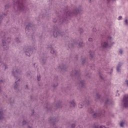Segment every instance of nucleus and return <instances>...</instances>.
I'll list each match as a JSON object with an SVG mask.
<instances>
[{
  "label": "nucleus",
  "mask_w": 128,
  "mask_h": 128,
  "mask_svg": "<svg viewBox=\"0 0 128 128\" xmlns=\"http://www.w3.org/2000/svg\"><path fill=\"white\" fill-rule=\"evenodd\" d=\"M103 102H104L106 106H110V104H114V102L108 99H104Z\"/></svg>",
  "instance_id": "8"
},
{
  "label": "nucleus",
  "mask_w": 128,
  "mask_h": 128,
  "mask_svg": "<svg viewBox=\"0 0 128 128\" xmlns=\"http://www.w3.org/2000/svg\"><path fill=\"white\" fill-rule=\"evenodd\" d=\"M72 72L74 74L75 76H80V70H73Z\"/></svg>",
  "instance_id": "17"
},
{
  "label": "nucleus",
  "mask_w": 128,
  "mask_h": 128,
  "mask_svg": "<svg viewBox=\"0 0 128 128\" xmlns=\"http://www.w3.org/2000/svg\"><path fill=\"white\" fill-rule=\"evenodd\" d=\"M24 124H26V120H24L22 122V126H24Z\"/></svg>",
  "instance_id": "22"
},
{
  "label": "nucleus",
  "mask_w": 128,
  "mask_h": 128,
  "mask_svg": "<svg viewBox=\"0 0 128 128\" xmlns=\"http://www.w3.org/2000/svg\"><path fill=\"white\" fill-rule=\"evenodd\" d=\"M0 82H2V80H0Z\"/></svg>",
  "instance_id": "53"
},
{
  "label": "nucleus",
  "mask_w": 128,
  "mask_h": 128,
  "mask_svg": "<svg viewBox=\"0 0 128 128\" xmlns=\"http://www.w3.org/2000/svg\"><path fill=\"white\" fill-rule=\"evenodd\" d=\"M98 98H100V97H98Z\"/></svg>",
  "instance_id": "52"
},
{
  "label": "nucleus",
  "mask_w": 128,
  "mask_h": 128,
  "mask_svg": "<svg viewBox=\"0 0 128 128\" xmlns=\"http://www.w3.org/2000/svg\"><path fill=\"white\" fill-rule=\"evenodd\" d=\"M124 122H122L120 124V126H122V128L124 126Z\"/></svg>",
  "instance_id": "24"
},
{
  "label": "nucleus",
  "mask_w": 128,
  "mask_h": 128,
  "mask_svg": "<svg viewBox=\"0 0 128 128\" xmlns=\"http://www.w3.org/2000/svg\"><path fill=\"white\" fill-rule=\"evenodd\" d=\"M80 84L82 86V88H84V80L81 81Z\"/></svg>",
  "instance_id": "19"
},
{
  "label": "nucleus",
  "mask_w": 128,
  "mask_h": 128,
  "mask_svg": "<svg viewBox=\"0 0 128 128\" xmlns=\"http://www.w3.org/2000/svg\"><path fill=\"white\" fill-rule=\"evenodd\" d=\"M92 40H93L92 38H88V42H92Z\"/></svg>",
  "instance_id": "29"
},
{
  "label": "nucleus",
  "mask_w": 128,
  "mask_h": 128,
  "mask_svg": "<svg viewBox=\"0 0 128 128\" xmlns=\"http://www.w3.org/2000/svg\"><path fill=\"white\" fill-rule=\"evenodd\" d=\"M38 80H40V76H38Z\"/></svg>",
  "instance_id": "26"
},
{
  "label": "nucleus",
  "mask_w": 128,
  "mask_h": 128,
  "mask_svg": "<svg viewBox=\"0 0 128 128\" xmlns=\"http://www.w3.org/2000/svg\"><path fill=\"white\" fill-rule=\"evenodd\" d=\"M10 42V40H8V38H7V40H2V44L4 46V50H8V46H6V44H8Z\"/></svg>",
  "instance_id": "6"
},
{
  "label": "nucleus",
  "mask_w": 128,
  "mask_h": 128,
  "mask_svg": "<svg viewBox=\"0 0 128 128\" xmlns=\"http://www.w3.org/2000/svg\"><path fill=\"white\" fill-rule=\"evenodd\" d=\"M119 52H120V54H122V52H123L122 50H120Z\"/></svg>",
  "instance_id": "31"
},
{
  "label": "nucleus",
  "mask_w": 128,
  "mask_h": 128,
  "mask_svg": "<svg viewBox=\"0 0 128 128\" xmlns=\"http://www.w3.org/2000/svg\"><path fill=\"white\" fill-rule=\"evenodd\" d=\"M50 52L53 54H56V51L52 49L50 50Z\"/></svg>",
  "instance_id": "20"
},
{
  "label": "nucleus",
  "mask_w": 128,
  "mask_h": 128,
  "mask_svg": "<svg viewBox=\"0 0 128 128\" xmlns=\"http://www.w3.org/2000/svg\"><path fill=\"white\" fill-rule=\"evenodd\" d=\"M20 72V70L14 68L12 71V74L16 78Z\"/></svg>",
  "instance_id": "9"
},
{
  "label": "nucleus",
  "mask_w": 128,
  "mask_h": 128,
  "mask_svg": "<svg viewBox=\"0 0 128 128\" xmlns=\"http://www.w3.org/2000/svg\"><path fill=\"white\" fill-rule=\"evenodd\" d=\"M125 96H128V95Z\"/></svg>",
  "instance_id": "45"
},
{
  "label": "nucleus",
  "mask_w": 128,
  "mask_h": 128,
  "mask_svg": "<svg viewBox=\"0 0 128 128\" xmlns=\"http://www.w3.org/2000/svg\"><path fill=\"white\" fill-rule=\"evenodd\" d=\"M32 52V50L30 48H28L26 51L25 52L26 56H30V54Z\"/></svg>",
  "instance_id": "10"
},
{
  "label": "nucleus",
  "mask_w": 128,
  "mask_h": 128,
  "mask_svg": "<svg viewBox=\"0 0 128 128\" xmlns=\"http://www.w3.org/2000/svg\"><path fill=\"white\" fill-rule=\"evenodd\" d=\"M84 104H90V101H88V100H85V101L84 102L83 104H79L78 107H79L80 108H83Z\"/></svg>",
  "instance_id": "11"
},
{
  "label": "nucleus",
  "mask_w": 128,
  "mask_h": 128,
  "mask_svg": "<svg viewBox=\"0 0 128 128\" xmlns=\"http://www.w3.org/2000/svg\"><path fill=\"white\" fill-rule=\"evenodd\" d=\"M3 16H0V18H2Z\"/></svg>",
  "instance_id": "39"
},
{
  "label": "nucleus",
  "mask_w": 128,
  "mask_h": 128,
  "mask_svg": "<svg viewBox=\"0 0 128 128\" xmlns=\"http://www.w3.org/2000/svg\"><path fill=\"white\" fill-rule=\"evenodd\" d=\"M82 62H83V64H84V60H82Z\"/></svg>",
  "instance_id": "43"
},
{
  "label": "nucleus",
  "mask_w": 128,
  "mask_h": 128,
  "mask_svg": "<svg viewBox=\"0 0 128 128\" xmlns=\"http://www.w3.org/2000/svg\"><path fill=\"white\" fill-rule=\"evenodd\" d=\"M112 38L110 36H108L106 38V40H104L102 42L101 44V46L102 48H110L114 42H112Z\"/></svg>",
  "instance_id": "3"
},
{
  "label": "nucleus",
  "mask_w": 128,
  "mask_h": 128,
  "mask_svg": "<svg viewBox=\"0 0 128 128\" xmlns=\"http://www.w3.org/2000/svg\"><path fill=\"white\" fill-rule=\"evenodd\" d=\"M122 18V16H120L118 18V20H121Z\"/></svg>",
  "instance_id": "30"
},
{
  "label": "nucleus",
  "mask_w": 128,
  "mask_h": 128,
  "mask_svg": "<svg viewBox=\"0 0 128 128\" xmlns=\"http://www.w3.org/2000/svg\"><path fill=\"white\" fill-rule=\"evenodd\" d=\"M78 46L80 47V48H82V46H84V44L82 42H80L78 44Z\"/></svg>",
  "instance_id": "21"
},
{
  "label": "nucleus",
  "mask_w": 128,
  "mask_h": 128,
  "mask_svg": "<svg viewBox=\"0 0 128 128\" xmlns=\"http://www.w3.org/2000/svg\"><path fill=\"white\" fill-rule=\"evenodd\" d=\"M100 128H106V127L104 126H100Z\"/></svg>",
  "instance_id": "35"
},
{
  "label": "nucleus",
  "mask_w": 128,
  "mask_h": 128,
  "mask_svg": "<svg viewBox=\"0 0 128 128\" xmlns=\"http://www.w3.org/2000/svg\"><path fill=\"white\" fill-rule=\"evenodd\" d=\"M93 30H94V32H96V28H93Z\"/></svg>",
  "instance_id": "41"
},
{
  "label": "nucleus",
  "mask_w": 128,
  "mask_h": 128,
  "mask_svg": "<svg viewBox=\"0 0 128 128\" xmlns=\"http://www.w3.org/2000/svg\"><path fill=\"white\" fill-rule=\"evenodd\" d=\"M125 24H126V26H128V20H125Z\"/></svg>",
  "instance_id": "25"
},
{
  "label": "nucleus",
  "mask_w": 128,
  "mask_h": 128,
  "mask_svg": "<svg viewBox=\"0 0 128 128\" xmlns=\"http://www.w3.org/2000/svg\"><path fill=\"white\" fill-rule=\"evenodd\" d=\"M100 78H102V76H100Z\"/></svg>",
  "instance_id": "44"
},
{
  "label": "nucleus",
  "mask_w": 128,
  "mask_h": 128,
  "mask_svg": "<svg viewBox=\"0 0 128 128\" xmlns=\"http://www.w3.org/2000/svg\"><path fill=\"white\" fill-rule=\"evenodd\" d=\"M126 82L127 87L128 88V80H126Z\"/></svg>",
  "instance_id": "32"
},
{
  "label": "nucleus",
  "mask_w": 128,
  "mask_h": 128,
  "mask_svg": "<svg viewBox=\"0 0 128 128\" xmlns=\"http://www.w3.org/2000/svg\"><path fill=\"white\" fill-rule=\"evenodd\" d=\"M74 44H76V43H74V44L71 43L70 45H68V48H70V46H74Z\"/></svg>",
  "instance_id": "23"
},
{
  "label": "nucleus",
  "mask_w": 128,
  "mask_h": 128,
  "mask_svg": "<svg viewBox=\"0 0 128 128\" xmlns=\"http://www.w3.org/2000/svg\"><path fill=\"white\" fill-rule=\"evenodd\" d=\"M4 66L5 68V70H6V65H4Z\"/></svg>",
  "instance_id": "38"
},
{
  "label": "nucleus",
  "mask_w": 128,
  "mask_h": 128,
  "mask_svg": "<svg viewBox=\"0 0 128 128\" xmlns=\"http://www.w3.org/2000/svg\"><path fill=\"white\" fill-rule=\"evenodd\" d=\"M76 127V124H72V128H74Z\"/></svg>",
  "instance_id": "28"
},
{
  "label": "nucleus",
  "mask_w": 128,
  "mask_h": 128,
  "mask_svg": "<svg viewBox=\"0 0 128 128\" xmlns=\"http://www.w3.org/2000/svg\"><path fill=\"white\" fill-rule=\"evenodd\" d=\"M4 120V113L0 111V120Z\"/></svg>",
  "instance_id": "16"
},
{
  "label": "nucleus",
  "mask_w": 128,
  "mask_h": 128,
  "mask_svg": "<svg viewBox=\"0 0 128 128\" xmlns=\"http://www.w3.org/2000/svg\"><path fill=\"white\" fill-rule=\"evenodd\" d=\"M60 68H61V70H64V67H60Z\"/></svg>",
  "instance_id": "36"
},
{
  "label": "nucleus",
  "mask_w": 128,
  "mask_h": 128,
  "mask_svg": "<svg viewBox=\"0 0 128 128\" xmlns=\"http://www.w3.org/2000/svg\"><path fill=\"white\" fill-rule=\"evenodd\" d=\"M97 96H98V95H97Z\"/></svg>",
  "instance_id": "51"
},
{
  "label": "nucleus",
  "mask_w": 128,
  "mask_h": 128,
  "mask_svg": "<svg viewBox=\"0 0 128 128\" xmlns=\"http://www.w3.org/2000/svg\"><path fill=\"white\" fill-rule=\"evenodd\" d=\"M122 104L124 108H128V96L124 97Z\"/></svg>",
  "instance_id": "7"
},
{
  "label": "nucleus",
  "mask_w": 128,
  "mask_h": 128,
  "mask_svg": "<svg viewBox=\"0 0 128 128\" xmlns=\"http://www.w3.org/2000/svg\"><path fill=\"white\" fill-rule=\"evenodd\" d=\"M28 128H32L31 127H28Z\"/></svg>",
  "instance_id": "48"
},
{
  "label": "nucleus",
  "mask_w": 128,
  "mask_h": 128,
  "mask_svg": "<svg viewBox=\"0 0 128 128\" xmlns=\"http://www.w3.org/2000/svg\"><path fill=\"white\" fill-rule=\"evenodd\" d=\"M32 112H34V110H32Z\"/></svg>",
  "instance_id": "50"
},
{
  "label": "nucleus",
  "mask_w": 128,
  "mask_h": 128,
  "mask_svg": "<svg viewBox=\"0 0 128 128\" xmlns=\"http://www.w3.org/2000/svg\"><path fill=\"white\" fill-rule=\"evenodd\" d=\"M91 0H90V2H92Z\"/></svg>",
  "instance_id": "46"
},
{
  "label": "nucleus",
  "mask_w": 128,
  "mask_h": 128,
  "mask_svg": "<svg viewBox=\"0 0 128 128\" xmlns=\"http://www.w3.org/2000/svg\"><path fill=\"white\" fill-rule=\"evenodd\" d=\"M20 80H18V82H15L16 85L14 86V88L15 90H16L18 88V84H20Z\"/></svg>",
  "instance_id": "13"
},
{
  "label": "nucleus",
  "mask_w": 128,
  "mask_h": 128,
  "mask_svg": "<svg viewBox=\"0 0 128 128\" xmlns=\"http://www.w3.org/2000/svg\"><path fill=\"white\" fill-rule=\"evenodd\" d=\"M76 128H82V126H77Z\"/></svg>",
  "instance_id": "33"
},
{
  "label": "nucleus",
  "mask_w": 128,
  "mask_h": 128,
  "mask_svg": "<svg viewBox=\"0 0 128 128\" xmlns=\"http://www.w3.org/2000/svg\"><path fill=\"white\" fill-rule=\"evenodd\" d=\"M58 83H56V84L53 85V86H54V88H56V86H58Z\"/></svg>",
  "instance_id": "27"
},
{
  "label": "nucleus",
  "mask_w": 128,
  "mask_h": 128,
  "mask_svg": "<svg viewBox=\"0 0 128 128\" xmlns=\"http://www.w3.org/2000/svg\"><path fill=\"white\" fill-rule=\"evenodd\" d=\"M82 29L80 30V32L81 33L82 32Z\"/></svg>",
  "instance_id": "42"
},
{
  "label": "nucleus",
  "mask_w": 128,
  "mask_h": 128,
  "mask_svg": "<svg viewBox=\"0 0 128 128\" xmlns=\"http://www.w3.org/2000/svg\"><path fill=\"white\" fill-rule=\"evenodd\" d=\"M88 112H90V114H92V118H102V116H104V112H106V111L104 110H103L100 114H98V112H94L92 108H90L88 110Z\"/></svg>",
  "instance_id": "4"
},
{
  "label": "nucleus",
  "mask_w": 128,
  "mask_h": 128,
  "mask_svg": "<svg viewBox=\"0 0 128 128\" xmlns=\"http://www.w3.org/2000/svg\"><path fill=\"white\" fill-rule=\"evenodd\" d=\"M90 58H94V52H90Z\"/></svg>",
  "instance_id": "18"
},
{
  "label": "nucleus",
  "mask_w": 128,
  "mask_h": 128,
  "mask_svg": "<svg viewBox=\"0 0 128 128\" xmlns=\"http://www.w3.org/2000/svg\"><path fill=\"white\" fill-rule=\"evenodd\" d=\"M64 14V18L62 17V16H58V20L56 19L53 20L54 22H64L67 24L70 16H76L78 14H80V10H75V12H70V11H68V10H63L62 12Z\"/></svg>",
  "instance_id": "1"
},
{
  "label": "nucleus",
  "mask_w": 128,
  "mask_h": 128,
  "mask_svg": "<svg viewBox=\"0 0 128 128\" xmlns=\"http://www.w3.org/2000/svg\"><path fill=\"white\" fill-rule=\"evenodd\" d=\"M14 4V8L16 10V8H17V12H24L26 10V7L24 6V0H13Z\"/></svg>",
  "instance_id": "2"
},
{
  "label": "nucleus",
  "mask_w": 128,
  "mask_h": 128,
  "mask_svg": "<svg viewBox=\"0 0 128 128\" xmlns=\"http://www.w3.org/2000/svg\"><path fill=\"white\" fill-rule=\"evenodd\" d=\"M34 26V25H32V24H28V25H27V26H26V30H28L30 28H32V26Z\"/></svg>",
  "instance_id": "14"
},
{
  "label": "nucleus",
  "mask_w": 128,
  "mask_h": 128,
  "mask_svg": "<svg viewBox=\"0 0 128 128\" xmlns=\"http://www.w3.org/2000/svg\"><path fill=\"white\" fill-rule=\"evenodd\" d=\"M108 0V2H110V0ZM113 0V2H114V0Z\"/></svg>",
  "instance_id": "40"
},
{
  "label": "nucleus",
  "mask_w": 128,
  "mask_h": 128,
  "mask_svg": "<svg viewBox=\"0 0 128 128\" xmlns=\"http://www.w3.org/2000/svg\"><path fill=\"white\" fill-rule=\"evenodd\" d=\"M26 88H28V85H26Z\"/></svg>",
  "instance_id": "47"
},
{
  "label": "nucleus",
  "mask_w": 128,
  "mask_h": 128,
  "mask_svg": "<svg viewBox=\"0 0 128 128\" xmlns=\"http://www.w3.org/2000/svg\"><path fill=\"white\" fill-rule=\"evenodd\" d=\"M17 42H18V41L17 40Z\"/></svg>",
  "instance_id": "49"
},
{
  "label": "nucleus",
  "mask_w": 128,
  "mask_h": 128,
  "mask_svg": "<svg viewBox=\"0 0 128 128\" xmlns=\"http://www.w3.org/2000/svg\"><path fill=\"white\" fill-rule=\"evenodd\" d=\"M62 35H64V32H60V30L58 28H54V30L53 32L54 38H56L58 36H62Z\"/></svg>",
  "instance_id": "5"
},
{
  "label": "nucleus",
  "mask_w": 128,
  "mask_h": 128,
  "mask_svg": "<svg viewBox=\"0 0 128 128\" xmlns=\"http://www.w3.org/2000/svg\"><path fill=\"white\" fill-rule=\"evenodd\" d=\"M70 108H74V106H76V102H74V100H72L70 102Z\"/></svg>",
  "instance_id": "12"
},
{
  "label": "nucleus",
  "mask_w": 128,
  "mask_h": 128,
  "mask_svg": "<svg viewBox=\"0 0 128 128\" xmlns=\"http://www.w3.org/2000/svg\"><path fill=\"white\" fill-rule=\"evenodd\" d=\"M8 8V6L6 5V6H5V9L6 10V8Z\"/></svg>",
  "instance_id": "34"
},
{
  "label": "nucleus",
  "mask_w": 128,
  "mask_h": 128,
  "mask_svg": "<svg viewBox=\"0 0 128 128\" xmlns=\"http://www.w3.org/2000/svg\"><path fill=\"white\" fill-rule=\"evenodd\" d=\"M122 66V64L119 63L118 64V66H117L116 70H117V72H120V67Z\"/></svg>",
  "instance_id": "15"
},
{
  "label": "nucleus",
  "mask_w": 128,
  "mask_h": 128,
  "mask_svg": "<svg viewBox=\"0 0 128 128\" xmlns=\"http://www.w3.org/2000/svg\"><path fill=\"white\" fill-rule=\"evenodd\" d=\"M93 128H98V126H94Z\"/></svg>",
  "instance_id": "37"
}]
</instances>
